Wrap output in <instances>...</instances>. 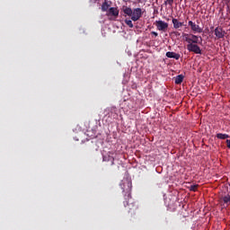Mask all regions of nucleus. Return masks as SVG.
<instances>
[{
  "mask_svg": "<svg viewBox=\"0 0 230 230\" xmlns=\"http://www.w3.org/2000/svg\"><path fill=\"white\" fill-rule=\"evenodd\" d=\"M120 188L122 190V193H124V207L128 208L130 217H133L137 211V205L135 204L132 195L130 194L132 191V181L128 179L122 180L120 182Z\"/></svg>",
  "mask_w": 230,
  "mask_h": 230,
  "instance_id": "1",
  "label": "nucleus"
},
{
  "mask_svg": "<svg viewBox=\"0 0 230 230\" xmlns=\"http://www.w3.org/2000/svg\"><path fill=\"white\" fill-rule=\"evenodd\" d=\"M122 12L124 13V17H131V21L136 22V21H139L140 17H143V10L141 8H132L128 6H123Z\"/></svg>",
  "mask_w": 230,
  "mask_h": 230,
  "instance_id": "2",
  "label": "nucleus"
},
{
  "mask_svg": "<svg viewBox=\"0 0 230 230\" xmlns=\"http://www.w3.org/2000/svg\"><path fill=\"white\" fill-rule=\"evenodd\" d=\"M183 40L188 42V44H199V42H202V37H199L195 34H183Z\"/></svg>",
  "mask_w": 230,
  "mask_h": 230,
  "instance_id": "3",
  "label": "nucleus"
},
{
  "mask_svg": "<svg viewBox=\"0 0 230 230\" xmlns=\"http://www.w3.org/2000/svg\"><path fill=\"white\" fill-rule=\"evenodd\" d=\"M187 49H188V51L195 53L196 55L202 54V50L200 49V47H199V45H197V43L188 44Z\"/></svg>",
  "mask_w": 230,
  "mask_h": 230,
  "instance_id": "4",
  "label": "nucleus"
},
{
  "mask_svg": "<svg viewBox=\"0 0 230 230\" xmlns=\"http://www.w3.org/2000/svg\"><path fill=\"white\" fill-rule=\"evenodd\" d=\"M155 26L158 31H166V30H168V22L163 20L155 21Z\"/></svg>",
  "mask_w": 230,
  "mask_h": 230,
  "instance_id": "5",
  "label": "nucleus"
},
{
  "mask_svg": "<svg viewBox=\"0 0 230 230\" xmlns=\"http://www.w3.org/2000/svg\"><path fill=\"white\" fill-rule=\"evenodd\" d=\"M188 24L189 26H190V30L191 31H193V33H202V28L199 24L195 23L193 21H189Z\"/></svg>",
  "mask_w": 230,
  "mask_h": 230,
  "instance_id": "6",
  "label": "nucleus"
},
{
  "mask_svg": "<svg viewBox=\"0 0 230 230\" xmlns=\"http://www.w3.org/2000/svg\"><path fill=\"white\" fill-rule=\"evenodd\" d=\"M102 161L105 163H111V165H114V152H108L107 155L102 156Z\"/></svg>",
  "mask_w": 230,
  "mask_h": 230,
  "instance_id": "7",
  "label": "nucleus"
},
{
  "mask_svg": "<svg viewBox=\"0 0 230 230\" xmlns=\"http://www.w3.org/2000/svg\"><path fill=\"white\" fill-rule=\"evenodd\" d=\"M106 15L107 17H110V15H111V17H114V19H116L119 15V10L118 9V7H110Z\"/></svg>",
  "mask_w": 230,
  "mask_h": 230,
  "instance_id": "8",
  "label": "nucleus"
},
{
  "mask_svg": "<svg viewBox=\"0 0 230 230\" xmlns=\"http://www.w3.org/2000/svg\"><path fill=\"white\" fill-rule=\"evenodd\" d=\"M214 33L217 39H224L226 37V31H224V29H222L221 27H217L214 30Z\"/></svg>",
  "mask_w": 230,
  "mask_h": 230,
  "instance_id": "9",
  "label": "nucleus"
},
{
  "mask_svg": "<svg viewBox=\"0 0 230 230\" xmlns=\"http://www.w3.org/2000/svg\"><path fill=\"white\" fill-rule=\"evenodd\" d=\"M111 4H112V2L104 0L101 7L102 12H108L111 8Z\"/></svg>",
  "mask_w": 230,
  "mask_h": 230,
  "instance_id": "10",
  "label": "nucleus"
},
{
  "mask_svg": "<svg viewBox=\"0 0 230 230\" xmlns=\"http://www.w3.org/2000/svg\"><path fill=\"white\" fill-rule=\"evenodd\" d=\"M172 22L174 30H179V28H182V26H184V22H179L177 18H172Z\"/></svg>",
  "mask_w": 230,
  "mask_h": 230,
  "instance_id": "11",
  "label": "nucleus"
},
{
  "mask_svg": "<svg viewBox=\"0 0 230 230\" xmlns=\"http://www.w3.org/2000/svg\"><path fill=\"white\" fill-rule=\"evenodd\" d=\"M165 56L167 58H174L175 60H179L181 58V54L171 51L166 52Z\"/></svg>",
  "mask_w": 230,
  "mask_h": 230,
  "instance_id": "12",
  "label": "nucleus"
},
{
  "mask_svg": "<svg viewBox=\"0 0 230 230\" xmlns=\"http://www.w3.org/2000/svg\"><path fill=\"white\" fill-rule=\"evenodd\" d=\"M182 80H184V76L182 75H179L174 79V84H182Z\"/></svg>",
  "mask_w": 230,
  "mask_h": 230,
  "instance_id": "13",
  "label": "nucleus"
},
{
  "mask_svg": "<svg viewBox=\"0 0 230 230\" xmlns=\"http://www.w3.org/2000/svg\"><path fill=\"white\" fill-rule=\"evenodd\" d=\"M217 139H227L229 137V135L218 133V134H217Z\"/></svg>",
  "mask_w": 230,
  "mask_h": 230,
  "instance_id": "14",
  "label": "nucleus"
},
{
  "mask_svg": "<svg viewBox=\"0 0 230 230\" xmlns=\"http://www.w3.org/2000/svg\"><path fill=\"white\" fill-rule=\"evenodd\" d=\"M124 22L125 24H127V26H128V28H134V23H132V20L126 19Z\"/></svg>",
  "mask_w": 230,
  "mask_h": 230,
  "instance_id": "15",
  "label": "nucleus"
},
{
  "mask_svg": "<svg viewBox=\"0 0 230 230\" xmlns=\"http://www.w3.org/2000/svg\"><path fill=\"white\" fill-rule=\"evenodd\" d=\"M164 4L165 5L169 4V6H172L173 5V0H165Z\"/></svg>",
  "mask_w": 230,
  "mask_h": 230,
  "instance_id": "16",
  "label": "nucleus"
},
{
  "mask_svg": "<svg viewBox=\"0 0 230 230\" xmlns=\"http://www.w3.org/2000/svg\"><path fill=\"white\" fill-rule=\"evenodd\" d=\"M197 188H199V185H190V191H197Z\"/></svg>",
  "mask_w": 230,
  "mask_h": 230,
  "instance_id": "17",
  "label": "nucleus"
},
{
  "mask_svg": "<svg viewBox=\"0 0 230 230\" xmlns=\"http://www.w3.org/2000/svg\"><path fill=\"white\" fill-rule=\"evenodd\" d=\"M151 34L154 35L155 37H157V36L159 35V34H158L157 32H155V31H152Z\"/></svg>",
  "mask_w": 230,
  "mask_h": 230,
  "instance_id": "18",
  "label": "nucleus"
},
{
  "mask_svg": "<svg viewBox=\"0 0 230 230\" xmlns=\"http://www.w3.org/2000/svg\"><path fill=\"white\" fill-rule=\"evenodd\" d=\"M226 145H227V147L230 148V140L229 139L226 140Z\"/></svg>",
  "mask_w": 230,
  "mask_h": 230,
  "instance_id": "19",
  "label": "nucleus"
},
{
  "mask_svg": "<svg viewBox=\"0 0 230 230\" xmlns=\"http://www.w3.org/2000/svg\"><path fill=\"white\" fill-rule=\"evenodd\" d=\"M110 21H114V18H110Z\"/></svg>",
  "mask_w": 230,
  "mask_h": 230,
  "instance_id": "20",
  "label": "nucleus"
}]
</instances>
